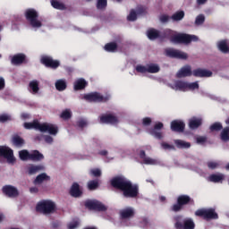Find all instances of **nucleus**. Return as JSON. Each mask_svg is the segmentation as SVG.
Wrapping results in <instances>:
<instances>
[{
	"label": "nucleus",
	"mask_w": 229,
	"mask_h": 229,
	"mask_svg": "<svg viewBox=\"0 0 229 229\" xmlns=\"http://www.w3.org/2000/svg\"><path fill=\"white\" fill-rule=\"evenodd\" d=\"M110 185L113 189L120 191L123 198L134 199L139 198V184H133L131 181L123 175H116L110 180Z\"/></svg>",
	"instance_id": "f257e3e1"
},
{
	"label": "nucleus",
	"mask_w": 229,
	"mask_h": 229,
	"mask_svg": "<svg viewBox=\"0 0 229 229\" xmlns=\"http://www.w3.org/2000/svg\"><path fill=\"white\" fill-rule=\"evenodd\" d=\"M187 205H195L194 199L191 198L189 195H180L177 197L176 203L171 206V212H182L183 207Z\"/></svg>",
	"instance_id": "f03ea898"
},
{
	"label": "nucleus",
	"mask_w": 229,
	"mask_h": 229,
	"mask_svg": "<svg viewBox=\"0 0 229 229\" xmlns=\"http://www.w3.org/2000/svg\"><path fill=\"white\" fill-rule=\"evenodd\" d=\"M24 16L31 28H42V21L38 20V12L37 10L33 8L26 9Z\"/></svg>",
	"instance_id": "7ed1b4c3"
},
{
	"label": "nucleus",
	"mask_w": 229,
	"mask_h": 229,
	"mask_svg": "<svg viewBox=\"0 0 229 229\" xmlns=\"http://www.w3.org/2000/svg\"><path fill=\"white\" fill-rule=\"evenodd\" d=\"M183 216L182 215H177L174 216V220L175 221L174 228L176 229H194L196 228V224L191 217H186L182 220Z\"/></svg>",
	"instance_id": "20e7f679"
},
{
	"label": "nucleus",
	"mask_w": 229,
	"mask_h": 229,
	"mask_svg": "<svg viewBox=\"0 0 229 229\" xmlns=\"http://www.w3.org/2000/svg\"><path fill=\"white\" fill-rule=\"evenodd\" d=\"M197 217H203L205 221H210V219H219V216L216 214L214 208H200L195 211Z\"/></svg>",
	"instance_id": "39448f33"
},
{
	"label": "nucleus",
	"mask_w": 229,
	"mask_h": 229,
	"mask_svg": "<svg viewBox=\"0 0 229 229\" xmlns=\"http://www.w3.org/2000/svg\"><path fill=\"white\" fill-rule=\"evenodd\" d=\"M55 205L51 200H43L37 204L36 210L41 214H52L55 212Z\"/></svg>",
	"instance_id": "423d86ee"
},
{
	"label": "nucleus",
	"mask_w": 229,
	"mask_h": 229,
	"mask_svg": "<svg viewBox=\"0 0 229 229\" xmlns=\"http://www.w3.org/2000/svg\"><path fill=\"white\" fill-rule=\"evenodd\" d=\"M84 206L86 208H89V210H95L96 212H106L108 209L103 202L98 200L88 199L85 201Z\"/></svg>",
	"instance_id": "0eeeda50"
},
{
	"label": "nucleus",
	"mask_w": 229,
	"mask_h": 229,
	"mask_svg": "<svg viewBox=\"0 0 229 229\" xmlns=\"http://www.w3.org/2000/svg\"><path fill=\"white\" fill-rule=\"evenodd\" d=\"M84 99L89 103H106L110 99V97H104L98 92H92L84 95Z\"/></svg>",
	"instance_id": "6e6552de"
},
{
	"label": "nucleus",
	"mask_w": 229,
	"mask_h": 229,
	"mask_svg": "<svg viewBox=\"0 0 229 229\" xmlns=\"http://www.w3.org/2000/svg\"><path fill=\"white\" fill-rule=\"evenodd\" d=\"M173 41L177 44H191V42H198V38L194 35L178 34L173 37Z\"/></svg>",
	"instance_id": "1a4fd4ad"
},
{
	"label": "nucleus",
	"mask_w": 229,
	"mask_h": 229,
	"mask_svg": "<svg viewBox=\"0 0 229 229\" xmlns=\"http://www.w3.org/2000/svg\"><path fill=\"white\" fill-rule=\"evenodd\" d=\"M0 158H6L8 164H14L13 150L6 146H0Z\"/></svg>",
	"instance_id": "9d476101"
},
{
	"label": "nucleus",
	"mask_w": 229,
	"mask_h": 229,
	"mask_svg": "<svg viewBox=\"0 0 229 229\" xmlns=\"http://www.w3.org/2000/svg\"><path fill=\"white\" fill-rule=\"evenodd\" d=\"M165 53L169 58H176L177 60H187V58H189L187 53L174 48H166Z\"/></svg>",
	"instance_id": "9b49d317"
},
{
	"label": "nucleus",
	"mask_w": 229,
	"mask_h": 229,
	"mask_svg": "<svg viewBox=\"0 0 229 229\" xmlns=\"http://www.w3.org/2000/svg\"><path fill=\"white\" fill-rule=\"evenodd\" d=\"M40 64L48 69H58L60 67V61L55 60L49 55H43L40 59Z\"/></svg>",
	"instance_id": "f8f14e48"
},
{
	"label": "nucleus",
	"mask_w": 229,
	"mask_h": 229,
	"mask_svg": "<svg viewBox=\"0 0 229 229\" xmlns=\"http://www.w3.org/2000/svg\"><path fill=\"white\" fill-rule=\"evenodd\" d=\"M39 131H41V133H49V135H57L58 126L53 123H41Z\"/></svg>",
	"instance_id": "ddd939ff"
},
{
	"label": "nucleus",
	"mask_w": 229,
	"mask_h": 229,
	"mask_svg": "<svg viewBox=\"0 0 229 229\" xmlns=\"http://www.w3.org/2000/svg\"><path fill=\"white\" fill-rule=\"evenodd\" d=\"M101 124H117L119 119L112 114H104L99 116Z\"/></svg>",
	"instance_id": "4468645a"
},
{
	"label": "nucleus",
	"mask_w": 229,
	"mask_h": 229,
	"mask_svg": "<svg viewBox=\"0 0 229 229\" xmlns=\"http://www.w3.org/2000/svg\"><path fill=\"white\" fill-rule=\"evenodd\" d=\"M170 128L172 131L176 133H183L185 131V122L182 120H174L171 122Z\"/></svg>",
	"instance_id": "2eb2a0df"
},
{
	"label": "nucleus",
	"mask_w": 229,
	"mask_h": 229,
	"mask_svg": "<svg viewBox=\"0 0 229 229\" xmlns=\"http://www.w3.org/2000/svg\"><path fill=\"white\" fill-rule=\"evenodd\" d=\"M2 192L8 196V198H17L19 196V190L15 186L5 185L2 188Z\"/></svg>",
	"instance_id": "dca6fc26"
},
{
	"label": "nucleus",
	"mask_w": 229,
	"mask_h": 229,
	"mask_svg": "<svg viewBox=\"0 0 229 229\" xmlns=\"http://www.w3.org/2000/svg\"><path fill=\"white\" fill-rule=\"evenodd\" d=\"M212 74V72L207 69L197 68L192 71V76L195 78H210Z\"/></svg>",
	"instance_id": "f3484780"
},
{
	"label": "nucleus",
	"mask_w": 229,
	"mask_h": 229,
	"mask_svg": "<svg viewBox=\"0 0 229 229\" xmlns=\"http://www.w3.org/2000/svg\"><path fill=\"white\" fill-rule=\"evenodd\" d=\"M164 128V123L162 122H159L154 125V128L150 130V135H153L156 139H158L159 140L164 138V135L162 134V130Z\"/></svg>",
	"instance_id": "a211bd4d"
},
{
	"label": "nucleus",
	"mask_w": 229,
	"mask_h": 229,
	"mask_svg": "<svg viewBox=\"0 0 229 229\" xmlns=\"http://www.w3.org/2000/svg\"><path fill=\"white\" fill-rule=\"evenodd\" d=\"M139 155L140 158H141L143 164L146 165H157V164H158V160L146 157V151L144 150H140Z\"/></svg>",
	"instance_id": "6ab92c4d"
},
{
	"label": "nucleus",
	"mask_w": 229,
	"mask_h": 229,
	"mask_svg": "<svg viewBox=\"0 0 229 229\" xmlns=\"http://www.w3.org/2000/svg\"><path fill=\"white\" fill-rule=\"evenodd\" d=\"M70 195L72 198H81L83 191L80 189V184L78 182H73L70 189Z\"/></svg>",
	"instance_id": "aec40b11"
},
{
	"label": "nucleus",
	"mask_w": 229,
	"mask_h": 229,
	"mask_svg": "<svg viewBox=\"0 0 229 229\" xmlns=\"http://www.w3.org/2000/svg\"><path fill=\"white\" fill-rule=\"evenodd\" d=\"M11 142L14 148H22L26 144V141L19 134H13Z\"/></svg>",
	"instance_id": "412c9836"
},
{
	"label": "nucleus",
	"mask_w": 229,
	"mask_h": 229,
	"mask_svg": "<svg viewBox=\"0 0 229 229\" xmlns=\"http://www.w3.org/2000/svg\"><path fill=\"white\" fill-rule=\"evenodd\" d=\"M135 216V210L132 208H125L120 210V217L122 219H130Z\"/></svg>",
	"instance_id": "4be33fe9"
},
{
	"label": "nucleus",
	"mask_w": 229,
	"mask_h": 229,
	"mask_svg": "<svg viewBox=\"0 0 229 229\" xmlns=\"http://www.w3.org/2000/svg\"><path fill=\"white\" fill-rule=\"evenodd\" d=\"M26 62V55L24 54H16L11 59V64L13 65H21Z\"/></svg>",
	"instance_id": "5701e85b"
},
{
	"label": "nucleus",
	"mask_w": 229,
	"mask_h": 229,
	"mask_svg": "<svg viewBox=\"0 0 229 229\" xmlns=\"http://www.w3.org/2000/svg\"><path fill=\"white\" fill-rule=\"evenodd\" d=\"M192 76V70L191 65H186L179 70L177 72V78H187Z\"/></svg>",
	"instance_id": "b1692460"
},
{
	"label": "nucleus",
	"mask_w": 229,
	"mask_h": 229,
	"mask_svg": "<svg viewBox=\"0 0 229 229\" xmlns=\"http://www.w3.org/2000/svg\"><path fill=\"white\" fill-rule=\"evenodd\" d=\"M208 182H211L212 183H223V181L225 180V174H212L208 178Z\"/></svg>",
	"instance_id": "393cba45"
},
{
	"label": "nucleus",
	"mask_w": 229,
	"mask_h": 229,
	"mask_svg": "<svg viewBox=\"0 0 229 229\" xmlns=\"http://www.w3.org/2000/svg\"><path fill=\"white\" fill-rule=\"evenodd\" d=\"M201 124H203V120H201V118H191L189 121L190 130H198Z\"/></svg>",
	"instance_id": "a878e982"
},
{
	"label": "nucleus",
	"mask_w": 229,
	"mask_h": 229,
	"mask_svg": "<svg viewBox=\"0 0 229 229\" xmlns=\"http://www.w3.org/2000/svg\"><path fill=\"white\" fill-rule=\"evenodd\" d=\"M174 90H181L182 92H187V81H177L174 85L172 86Z\"/></svg>",
	"instance_id": "bb28decb"
},
{
	"label": "nucleus",
	"mask_w": 229,
	"mask_h": 229,
	"mask_svg": "<svg viewBox=\"0 0 229 229\" xmlns=\"http://www.w3.org/2000/svg\"><path fill=\"white\" fill-rule=\"evenodd\" d=\"M41 124L38 120H34L32 123H24L23 126L25 130H38L40 131Z\"/></svg>",
	"instance_id": "cd10ccee"
},
{
	"label": "nucleus",
	"mask_w": 229,
	"mask_h": 229,
	"mask_svg": "<svg viewBox=\"0 0 229 229\" xmlns=\"http://www.w3.org/2000/svg\"><path fill=\"white\" fill-rule=\"evenodd\" d=\"M87 85H89L87 81H85V79H83V78H81V79L75 81V82L73 84V89H74V90H83V89H85V87H87Z\"/></svg>",
	"instance_id": "c85d7f7f"
},
{
	"label": "nucleus",
	"mask_w": 229,
	"mask_h": 229,
	"mask_svg": "<svg viewBox=\"0 0 229 229\" xmlns=\"http://www.w3.org/2000/svg\"><path fill=\"white\" fill-rule=\"evenodd\" d=\"M147 37L149 40H157V38H161L160 31L156 29H149L147 31Z\"/></svg>",
	"instance_id": "c756f323"
},
{
	"label": "nucleus",
	"mask_w": 229,
	"mask_h": 229,
	"mask_svg": "<svg viewBox=\"0 0 229 229\" xmlns=\"http://www.w3.org/2000/svg\"><path fill=\"white\" fill-rule=\"evenodd\" d=\"M30 160L32 162H40V160H44V155L38 150H33L30 152Z\"/></svg>",
	"instance_id": "7c9ffc66"
},
{
	"label": "nucleus",
	"mask_w": 229,
	"mask_h": 229,
	"mask_svg": "<svg viewBox=\"0 0 229 229\" xmlns=\"http://www.w3.org/2000/svg\"><path fill=\"white\" fill-rule=\"evenodd\" d=\"M174 144L178 149H189V148H191V142H187L183 140H175Z\"/></svg>",
	"instance_id": "2f4dec72"
},
{
	"label": "nucleus",
	"mask_w": 229,
	"mask_h": 229,
	"mask_svg": "<svg viewBox=\"0 0 229 229\" xmlns=\"http://www.w3.org/2000/svg\"><path fill=\"white\" fill-rule=\"evenodd\" d=\"M48 180H51L49 175H47L46 173H43L36 177V179L34 180V183L35 185H40V183L44 182H48Z\"/></svg>",
	"instance_id": "473e14b6"
},
{
	"label": "nucleus",
	"mask_w": 229,
	"mask_h": 229,
	"mask_svg": "<svg viewBox=\"0 0 229 229\" xmlns=\"http://www.w3.org/2000/svg\"><path fill=\"white\" fill-rule=\"evenodd\" d=\"M117 47H118L117 43L110 42L105 45L104 49L107 53H115V51H117Z\"/></svg>",
	"instance_id": "72a5a7b5"
},
{
	"label": "nucleus",
	"mask_w": 229,
	"mask_h": 229,
	"mask_svg": "<svg viewBox=\"0 0 229 229\" xmlns=\"http://www.w3.org/2000/svg\"><path fill=\"white\" fill-rule=\"evenodd\" d=\"M55 89L59 92H63V90H65V89H67V82L65 81V80H57L55 81Z\"/></svg>",
	"instance_id": "f704fd0d"
},
{
	"label": "nucleus",
	"mask_w": 229,
	"mask_h": 229,
	"mask_svg": "<svg viewBox=\"0 0 229 229\" xmlns=\"http://www.w3.org/2000/svg\"><path fill=\"white\" fill-rule=\"evenodd\" d=\"M40 171H44V166L40 165H31L28 168L29 174H37V173H40Z\"/></svg>",
	"instance_id": "c9c22d12"
},
{
	"label": "nucleus",
	"mask_w": 229,
	"mask_h": 229,
	"mask_svg": "<svg viewBox=\"0 0 229 229\" xmlns=\"http://www.w3.org/2000/svg\"><path fill=\"white\" fill-rule=\"evenodd\" d=\"M183 17H185V12L177 11L170 17V19H172V21L174 22H178V21H182L183 19Z\"/></svg>",
	"instance_id": "e433bc0d"
},
{
	"label": "nucleus",
	"mask_w": 229,
	"mask_h": 229,
	"mask_svg": "<svg viewBox=\"0 0 229 229\" xmlns=\"http://www.w3.org/2000/svg\"><path fill=\"white\" fill-rule=\"evenodd\" d=\"M87 187L89 191H97V189H99V179L89 181Z\"/></svg>",
	"instance_id": "4c0bfd02"
},
{
	"label": "nucleus",
	"mask_w": 229,
	"mask_h": 229,
	"mask_svg": "<svg viewBox=\"0 0 229 229\" xmlns=\"http://www.w3.org/2000/svg\"><path fill=\"white\" fill-rule=\"evenodd\" d=\"M29 88L30 89L32 94H38L40 88L38 87V81L34 80L29 83Z\"/></svg>",
	"instance_id": "58836bf2"
},
{
	"label": "nucleus",
	"mask_w": 229,
	"mask_h": 229,
	"mask_svg": "<svg viewBox=\"0 0 229 229\" xmlns=\"http://www.w3.org/2000/svg\"><path fill=\"white\" fill-rule=\"evenodd\" d=\"M218 49L219 51H221V53H229V47H228V44L226 43V40H221L218 42L217 44Z\"/></svg>",
	"instance_id": "ea45409f"
},
{
	"label": "nucleus",
	"mask_w": 229,
	"mask_h": 229,
	"mask_svg": "<svg viewBox=\"0 0 229 229\" xmlns=\"http://www.w3.org/2000/svg\"><path fill=\"white\" fill-rule=\"evenodd\" d=\"M51 5L55 10H67L65 4L59 2L58 0H51Z\"/></svg>",
	"instance_id": "a19ab883"
},
{
	"label": "nucleus",
	"mask_w": 229,
	"mask_h": 229,
	"mask_svg": "<svg viewBox=\"0 0 229 229\" xmlns=\"http://www.w3.org/2000/svg\"><path fill=\"white\" fill-rule=\"evenodd\" d=\"M30 156H31V153H30V151H28L26 149L21 150L19 152V157H20L21 160H22L23 162L30 160Z\"/></svg>",
	"instance_id": "79ce46f5"
},
{
	"label": "nucleus",
	"mask_w": 229,
	"mask_h": 229,
	"mask_svg": "<svg viewBox=\"0 0 229 229\" xmlns=\"http://www.w3.org/2000/svg\"><path fill=\"white\" fill-rule=\"evenodd\" d=\"M220 139L223 140V142H228L229 140V127H225L222 129V131L220 133Z\"/></svg>",
	"instance_id": "37998d69"
},
{
	"label": "nucleus",
	"mask_w": 229,
	"mask_h": 229,
	"mask_svg": "<svg viewBox=\"0 0 229 229\" xmlns=\"http://www.w3.org/2000/svg\"><path fill=\"white\" fill-rule=\"evenodd\" d=\"M159 72H160V67L157 64L147 65V72H150V74H155Z\"/></svg>",
	"instance_id": "c03bdc74"
},
{
	"label": "nucleus",
	"mask_w": 229,
	"mask_h": 229,
	"mask_svg": "<svg viewBox=\"0 0 229 229\" xmlns=\"http://www.w3.org/2000/svg\"><path fill=\"white\" fill-rule=\"evenodd\" d=\"M209 130L210 131L214 132V131H221V130H223V123H219V122H216L213 124H211L209 126Z\"/></svg>",
	"instance_id": "a18cd8bd"
},
{
	"label": "nucleus",
	"mask_w": 229,
	"mask_h": 229,
	"mask_svg": "<svg viewBox=\"0 0 229 229\" xmlns=\"http://www.w3.org/2000/svg\"><path fill=\"white\" fill-rule=\"evenodd\" d=\"M61 119H64V121H69L72 117V113H71V110L66 109L62 112L60 114Z\"/></svg>",
	"instance_id": "49530a36"
},
{
	"label": "nucleus",
	"mask_w": 229,
	"mask_h": 229,
	"mask_svg": "<svg viewBox=\"0 0 229 229\" xmlns=\"http://www.w3.org/2000/svg\"><path fill=\"white\" fill-rule=\"evenodd\" d=\"M161 38H170L173 37V30L171 29H165L164 31L160 32Z\"/></svg>",
	"instance_id": "de8ad7c7"
},
{
	"label": "nucleus",
	"mask_w": 229,
	"mask_h": 229,
	"mask_svg": "<svg viewBox=\"0 0 229 229\" xmlns=\"http://www.w3.org/2000/svg\"><path fill=\"white\" fill-rule=\"evenodd\" d=\"M12 121V115L8 114H0V123H4Z\"/></svg>",
	"instance_id": "09e8293b"
},
{
	"label": "nucleus",
	"mask_w": 229,
	"mask_h": 229,
	"mask_svg": "<svg viewBox=\"0 0 229 229\" xmlns=\"http://www.w3.org/2000/svg\"><path fill=\"white\" fill-rule=\"evenodd\" d=\"M89 174L95 178H99L101 176V170L99 168H93L89 171Z\"/></svg>",
	"instance_id": "8fccbe9b"
},
{
	"label": "nucleus",
	"mask_w": 229,
	"mask_h": 229,
	"mask_svg": "<svg viewBox=\"0 0 229 229\" xmlns=\"http://www.w3.org/2000/svg\"><path fill=\"white\" fill-rule=\"evenodd\" d=\"M195 140L197 144H200L201 146H203L207 143V140H208V139L207 138V136H198Z\"/></svg>",
	"instance_id": "3c124183"
},
{
	"label": "nucleus",
	"mask_w": 229,
	"mask_h": 229,
	"mask_svg": "<svg viewBox=\"0 0 229 229\" xmlns=\"http://www.w3.org/2000/svg\"><path fill=\"white\" fill-rule=\"evenodd\" d=\"M161 147H162L165 150H169V151H171V150L174 151V149H176V148H174V145H171V144H169V143H167V142H162V143H161Z\"/></svg>",
	"instance_id": "603ef678"
},
{
	"label": "nucleus",
	"mask_w": 229,
	"mask_h": 229,
	"mask_svg": "<svg viewBox=\"0 0 229 229\" xmlns=\"http://www.w3.org/2000/svg\"><path fill=\"white\" fill-rule=\"evenodd\" d=\"M198 89H199V84H198V82H187V90H196Z\"/></svg>",
	"instance_id": "864d4df0"
},
{
	"label": "nucleus",
	"mask_w": 229,
	"mask_h": 229,
	"mask_svg": "<svg viewBox=\"0 0 229 229\" xmlns=\"http://www.w3.org/2000/svg\"><path fill=\"white\" fill-rule=\"evenodd\" d=\"M137 13L135 12V10H131L130 14L127 16V21H137Z\"/></svg>",
	"instance_id": "5fc2aeb1"
},
{
	"label": "nucleus",
	"mask_w": 229,
	"mask_h": 229,
	"mask_svg": "<svg viewBox=\"0 0 229 229\" xmlns=\"http://www.w3.org/2000/svg\"><path fill=\"white\" fill-rule=\"evenodd\" d=\"M203 22H205V15L203 14L198 15L195 20V24H197V26H199L203 24Z\"/></svg>",
	"instance_id": "6e6d98bb"
},
{
	"label": "nucleus",
	"mask_w": 229,
	"mask_h": 229,
	"mask_svg": "<svg viewBox=\"0 0 229 229\" xmlns=\"http://www.w3.org/2000/svg\"><path fill=\"white\" fill-rule=\"evenodd\" d=\"M107 2L106 0H98L97 8L98 10H103V8H106Z\"/></svg>",
	"instance_id": "4d7b16f0"
},
{
	"label": "nucleus",
	"mask_w": 229,
	"mask_h": 229,
	"mask_svg": "<svg viewBox=\"0 0 229 229\" xmlns=\"http://www.w3.org/2000/svg\"><path fill=\"white\" fill-rule=\"evenodd\" d=\"M137 72H140L141 74H145V72H148V66L144 65H137L136 66Z\"/></svg>",
	"instance_id": "13d9d810"
},
{
	"label": "nucleus",
	"mask_w": 229,
	"mask_h": 229,
	"mask_svg": "<svg viewBox=\"0 0 229 229\" xmlns=\"http://www.w3.org/2000/svg\"><path fill=\"white\" fill-rule=\"evenodd\" d=\"M88 123H87V120L83 119V118H81L77 121V126L78 128H85V126H87Z\"/></svg>",
	"instance_id": "bf43d9fd"
},
{
	"label": "nucleus",
	"mask_w": 229,
	"mask_h": 229,
	"mask_svg": "<svg viewBox=\"0 0 229 229\" xmlns=\"http://www.w3.org/2000/svg\"><path fill=\"white\" fill-rule=\"evenodd\" d=\"M148 13V8L145 6H140L137 8V14L138 15H146Z\"/></svg>",
	"instance_id": "052dcab7"
},
{
	"label": "nucleus",
	"mask_w": 229,
	"mask_h": 229,
	"mask_svg": "<svg viewBox=\"0 0 229 229\" xmlns=\"http://www.w3.org/2000/svg\"><path fill=\"white\" fill-rule=\"evenodd\" d=\"M207 165H208V169L214 170V169H217V167H219V163L214 162V161H209V162H208Z\"/></svg>",
	"instance_id": "680f3d73"
},
{
	"label": "nucleus",
	"mask_w": 229,
	"mask_h": 229,
	"mask_svg": "<svg viewBox=\"0 0 229 229\" xmlns=\"http://www.w3.org/2000/svg\"><path fill=\"white\" fill-rule=\"evenodd\" d=\"M171 19V17L167 14H163L159 17V21L160 22H162L163 24H165L169 21V20Z\"/></svg>",
	"instance_id": "e2e57ef3"
},
{
	"label": "nucleus",
	"mask_w": 229,
	"mask_h": 229,
	"mask_svg": "<svg viewBox=\"0 0 229 229\" xmlns=\"http://www.w3.org/2000/svg\"><path fill=\"white\" fill-rule=\"evenodd\" d=\"M142 124L143 126H149L151 124V118L149 117L143 118Z\"/></svg>",
	"instance_id": "0e129e2a"
},
{
	"label": "nucleus",
	"mask_w": 229,
	"mask_h": 229,
	"mask_svg": "<svg viewBox=\"0 0 229 229\" xmlns=\"http://www.w3.org/2000/svg\"><path fill=\"white\" fill-rule=\"evenodd\" d=\"M80 225V223H78V221L75 222H72L68 225V229H75L78 228V225Z\"/></svg>",
	"instance_id": "69168bd1"
},
{
	"label": "nucleus",
	"mask_w": 229,
	"mask_h": 229,
	"mask_svg": "<svg viewBox=\"0 0 229 229\" xmlns=\"http://www.w3.org/2000/svg\"><path fill=\"white\" fill-rule=\"evenodd\" d=\"M44 140H45V142H47V144H53V140H54L53 137L49 135H45Z\"/></svg>",
	"instance_id": "338daca9"
},
{
	"label": "nucleus",
	"mask_w": 229,
	"mask_h": 229,
	"mask_svg": "<svg viewBox=\"0 0 229 229\" xmlns=\"http://www.w3.org/2000/svg\"><path fill=\"white\" fill-rule=\"evenodd\" d=\"M4 79L3 77H0V90H3L4 89Z\"/></svg>",
	"instance_id": "774afa93"
}]
</instances>
